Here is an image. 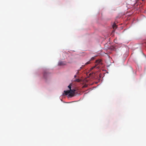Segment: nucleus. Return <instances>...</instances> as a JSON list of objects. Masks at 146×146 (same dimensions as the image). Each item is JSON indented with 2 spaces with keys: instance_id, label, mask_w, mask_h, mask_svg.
Here are the masks:
<instances>
[{
  "instance_id": "nucleus-1",
  "label": "nucleus",
  "mask_w": 146,
  "mask_h": 146,
  "mask_svg": "<svg viewBox=\"0 0 146 146\" xmlns=\"http://www.w3.org/2000/svg\"><path fill=\"white\" fill-rule=\"evenodd\" d=\"M70 91V94L68 95V96L70 97H72L74 96L75 94V90L74 89H71L69 90Z\"/></svg>"
},
{
  "instance_id": "nucleus-2",
  "label": "nucleus",
  "mask_w": 146,
  "mask_h": 146,
  "mask_svg": "<svg viewBox=\"0 0 146 146\" xmlns=\"http://www.w3.org/2000/svg\"><path fill=\"white\" fill-rule=\"evenodd\" d=\"M49 73L46 71H45L43 73V77L45 79H46L47 77L49 76Z\"/></svg>"
},
{
  "instance_id": "nucleus-3",
  "label": "nucleus",
  "mask_w": 146,
  "mask_h": 146,
  "mask_svg": "<svg viewBox=\"0 0 146 146\" xmlns=\"http://www.w3.org/2000/svg\"><path fill=\"white\" fill-rule=\"evenodd\" d=\"M66 64V62L65 61H61L59 62L58 65L59 66H63Z\"/></svg>"
},
{
  "instance_id": "nucleus-4",
  "label": "nucleus",
  "mask_w": 146,
  "mask_h": 146,
  "mask_svg": "<svg viewBox=\"0 0 146 146\" xmlns=\"http://www.w3.org/2000/svg\"><path fill=\"white\" fill-rule=\"evenodd\" d=\"M70 91L69 90H67V91H64V93L63 94V95H68V94H70Z\"/></svg>"
},
{
  "instance_id": "nucleus-5",
  "label": "nucleus",
  "mask_w": 146,
  "mask_h": 146,
  "mask_svg": "<svg viewBox=\"0 0 146 146\" xmlns=\"http://www.w3.org/2000/svg\"><path fill=\"white\" fill-rule=\"evenodd\" d=\"M101 60L99 59L96 60V64H98L101 63Z\"/></svg>"
},
{
  "instance_id": "nucleus-6",
  "label": "nucleus",
  "mask_w": 146,
  "mask_h": 146,
  "mask_svg": "<svg viewBox=\"0 0 146 146\" xmlns=\"http://www.w3.org/2000/svg\"><path fill=\"white\" fill-rule=\"evenodd\" d=\"M116 25L115 24H114L113 25V29H115L116 28Z\"/></svg>"
},
{
  "instance_id": "nucleus-7",
  "label": "nucleus",
  "mask_w": 146,
  "mask_h": 146,
  "mask_svg": "<svg viewBox=\"0 0 146 146\" xmlns=\"http://www.w3.org/2000/svg\"><path fill=\"white\" fill-rule=\"evenodd\" d=\"M80 80L79 79H77L76 80H75V81L76 82H80Z\"/></svg>"
},
{
  "instance_id": "nucleus-8",
  "label": "nucleus",
  "mask_w": 146,
  "mask_h": 146,
  "mask_svg": "<svg viewBox=\"0 0 146 146\" xmlns=\"http://www.w3.org/2000/svg\"><path fill=\"white\" fill-rule=\"evenodd\" d=\"M68 87L69 88L70 90L71 89V85L70 84L68 86Z\"/></svg>"
},
{
  "instance_id": "nucleus-9",
  "label": "nucleus",
  "mask_w": 146,
  "mask_h": 146,
  "mask_svg": "<svg viewBox=\"0 0 146 146\" xmlns=\"http://www.w3.org/2000/svg\"><path fill=\"white\" fill-rule=\"evenodd\" d=\"M90 61H89L88 62H87L85 64L86 65H87V64H89L90 63Z\"/></svg>"
},
{
  "instance_id": "nucleus-10",
  "label": "nucleus",
  "mask_w": 146,
  "mask_h": 146,
  "mask_svg": "<svg viewBox=\"0 0 146 146\" xmlns=\"http://www.w3.org/2000/svg\"><path fill=\"white\" fill-rule=\"evenodd\" d=\"M94 58H95V57H92L91 59V60H94Z\"/></svg>"
},
{
  "instance_id": "nucleus-11",
  "label": "nucleus",
  "mask_w": 146,
  "mask_h": 146,
  "mask_svg": "<svg viewBox=\"0 0 146 146\" xmlns=\"http://www.w3.org/2000/svg\"><path fill=\"white\" fill-rule=\"evenodd\" d=\"M96 66V65L95 66H94L93 67H92V68H91V69H94V68Z\"/></svg>"
},
{
  "instance_id": "nucleus-12",
  "label": "nucleus",
  "mask_w": 146,
  "mask_h": 146,
  "mask_svg": "<svg viewBox=\"0 0 146 146\" xmlns=\"http://www.w3.org/2000/svg\"><path fill=\"white\" fill-rule=\"evenodd\" d=\"M76 75H75L74 76V77H76Z\"/></svg>"
},
{
  "instance_id": "nucleus-13",
  "label": "nucleus",
  "mask_w": 146,
  "mask_h": 146,
  "mask_svg": "<svg viewBox=\"0 0 146 146\" xmlns=\"http://www.w3.org/2000/svg\"><path fill=\"white\" fill-rule=\"evenodd\" d=\"M78 72H77V73H78Z\"/></svg>"
}]
</instances>
